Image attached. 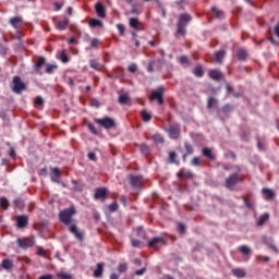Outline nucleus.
I'll use <instances>...</instances> for the list:
<instances>
[{"instance_id":"nucleus-10","label":"nucleus","mask_w":279,"mask_h":279,"mask_svg":"<svg viewBox=\"0 0 279 279\" xmlns=\"http://www.w3.org/2000/svg\"><path fill=\"white\" fill-rule=\"evenodd\" d=\"M15 221H16V228H20V229L27 228V226H29V218L25 215L16 216Z\"/></svg>"},{"instance_id":"nucleus-17","label":"nucleus","mask_w":279,"mask_h":279,"mask_svg":"<svg viewBox=\"0 0 279 279\" xmlns=\"http://www.w3.org/2000/svg\"><path fill=\"white\" fill-rule=\"evenodd\" d=\"M209 77L211 80H215V82H219V80H221V77H223V74H221V72H219V70H211V71H209Z\"/></svg>"},{"instance_id":"nucleus-27","label":"nucleus","mask_w":279,"mask_h":279,"mask_svg":"<svg viewBox=\"0 0 279 279\" xmlns=\"http://www.w3.org/2000/svg\"><path fill=\"white\" fill-rule=\"evenodd\" d=\"M193 74L195 77H204V68H202V65H196L193 70Z\"/></svg>"},{"instance_id":"nucleus-18","label":"nucleus","mask_w":279,"mask_h":279,"mask_svg":"<svg viewBox=\"0 0 279 279\" xmlns=\"http://www.w3.org/2000/svg\"><path fill=\"white\" fill-rule=\"evenodd\" d=\"M236 58L241 62H245V60H247V50H245L243 48L239 49L236 52Z\"/></svg>"},{"instance_id":"nucleus-57","label":"nucleus","mask_w":279,"mask_h":279,"mask_svg":"<svg viewBox=\"0 0 279 279\" xmlns=\"http://www.w3.org/2000/svg\"><path fill=\"white\" fill-rule=\"evenodd\" d=\"M266 243V245H268V247L270 248V250H272V252H275V254H278V247H276V245H274L271 242H265Z\"/></svg>"},{"instance_id":"nucleus-6","label":"nucleus","mask_w":279,"mask_h":279,"mask_svg":"<svg viewBox=\"0 0 279 279\" xmlns=\"http://www.w3.org/2000/svg\"><path fill=\"white\" fill-rule=\"evenodd\" d=\"M16 243L21 250H27L29 247H34L36 245V242L34 241V238H17Z\"/></svg>"},{"instance_id":"nucleus-16","label":"nucleus","mask_w":279,"mask_h":279,"mask_svg":"<svg viewBox=\"0 0 279 279\" xmlns=\"http://www.w3.org/2000/svg\"><path fill=\"white\" fill-rule=\"evenodd\" d=\"M226 57V50H220L215 53L214 60L217 64H222L223 58Z\"/></svg>"},{"instance_id":"nucleus-5","label":"nucleus","mask_w":279,"mask_h":279,"mask_svg":"<svg viewBox=\"0 0 279 279\" xmlns=\"http://www.w3.org/2000/svg\"><path fill=\"white\" fill-rule=\"evenodd\" d=\"M12 92L16 95H21L27 86L24 84V82L21 80V76H14L12 81Z\"/></svg>"},{"instance_id":"nucleus-55","label":"nucleus","mask_w":279,"mask_h":279,"mask_svg":"<svg viewBox=\"0 0 279 279\" xmlns=\"http://www.w3.org/2000/svg\"><path fill=\"white\" fill-rule=\"evenodd\" d=\"M43 104H45V100L43 99V97L37 96L35 98V106H43Z\"/></svg>"},{"instance_id":"nucleus-23","label":"nucleus","mask_w":279,"mask_h":279,"mask_svg":"<svg viewBox=\"0 0 279 279\" xmlns=\"http://www.w3.org/2000/svg\"><path fill=\"white\" fill-rule=\"evenodd\" d=\"M232 274H233V276H235V278H245V276H247L245 270L242 268L232 269Z\"/></svg>"},{"instance_id":"nucleus-62","label":"nucleus","mask_w":279,"mask_h":279,"mask_svg":"<svg viewBox=\"0 0 279 279\" xmlns=\"http://www.w3.org/2000/svg\"><path fill=\"white\" fill-rule=\"evenodd\" d=\"M145 271H147V268H142L140 270H136L135 276H143V274H145Z\"/></svg>"},{"instance_id":"nucleus-44","label":"nucleus","mask_w":279,"mask_h":279,"mask_svg":"<svg viewBox=\"0 0 279 279\" xmlns=\"http://www.w3.org/2000/svg\"><path fill=\"white\" fill-rule=\"evenodd\" d=\"M109 213H117L119 210V204L118 203H112L108 206Z\"/></svg>"},{"instance_id":"nucleus-28","label":"nucleus","mask_w":279,"mask_h":279,"mask_svg":"<svg viewBox=\"0 0 279 279\" xmlns=\"http://www.w3.org/2000/svg\"><path fill=\"white\" fill-rule=\"evenodd\" d=\"M232 110H234L232 105L227 104L221 109H218V112H223V114H230V112H232Z\"/></svg>"},{"instance_id":"nucleus-2","label":"nucleus","mask_w":279,"mask_h":279,"mask_svg":"<svg viewBox=\"0 0 279 279\" xmlns=\"http://www.w3.org/2000/svg\"><path fill=\"white\" fill-rule=\"evenodd\" d=\"M192 19L193 17H191L189 13H182L179 16V22L177 24V34H179L180 36H184L186 34V25L191 23Z\"/></svg>"},{"instance_id":"nucleus-1","label":"nucleus","mask_w":279,"mask_h":279,"mask_svg":"<svg viewBox=\"0 0 279 279\" xmlns=\"http://www.w3.org/2000/svg\"><path fill=\"white\" fill-rule=\"evenodd\" d=\"M75 213V207L65 208L59 213V219L61 223L69 226V232H71L77 241H84V233L77 229V225L73 223Z\"/></svg>"},{"instance_id":"nucleus-42","label":"nucleus","mask_w":279,"mask_h":279,"mask_svg":"<svg viewBox=\"0 0 279 279\" xmlns=\"http://www.w3.org/2000/svg\"><path fill=\"white\" fill-rule=\"evenodd\" d=\"M58 69V64H47L46 65V73L51 74Z\"/></svg>"},{"instance_id":"nucleus-14","label":"nucleus","mask_w":279,"mask_h":279,"mask_svg":"<svg viewBox=\"0 0 279 279\" xmlns=\"http://www.w3.org/2000/svg\"><path fill=\"white\" fill-rule=\"evenodd\" d=\"M95 11L99 19H106V8H104V4H101V2H97L95 4Z\"/></svg>"},{"instance_id":"nucleus-8","label":"nucleus","mask_w":279,"mask_h":279,"mask_svg":"<svg viewBox=\"0 0 279 279\" xmlns=\"http://www.w3.org/2000/svg\"><path fill=\"white\" fill-rule=\"evenodd\" d=\"M239 182H241V178L239 177V173H233L226 179L225 186L227 189H232V186H236Z\"/></svg>"},{"instance_id":"nucleus-61","label":"nucleus","mask_w":279,"mask_h":279,"mask_svg":"<svg viewBox=\"0 0 279 279\" xmlns=\"http://www.w3.org/2000/svg\"><path fill=\"white\" fill-rule=\"evenodd\" d=\"M87 158L89 160H97V155L94 151L88 153Z\"/></svg>"},{"instance_id":"nucleus-63","label":"nucleus","mask_w":279,"mask_h":279,"mask_svg":"<svg viewBox=\"0 0 279 279\" xmlns=\"http://www.w3.org/2000/svg\"><path fill=\"white\" fill-rule=\"evenodd\" d=\"M37 256H45V248L38 247L37 248Z\"/></svg>"},{"instance_id":"nucleus-50","label":"nucleus","mask_w":279,"mask_h":279,"mask_svg":"<svg viewBox=\"0 0 279 279\" xmlns=\"http://www.w3.org/2000/svg\"><path fill=\"white\" fill-rule=\"evenodd\" d=\"M89 65L92 69H95V70L99 69V62L95 59L89 61Z\"/></svg>"},{"instance_id":"nucleus-60","label":"nucleus","mask_w":279,"mask_h":279,"mask_svg":"<svg viewBox=\"0 0 279 279\" xmlns=\"http://www.w3.org/2000/svg\"><path fill=\"white\" fill-rule=\"evenodd\" d=\"M178 230L181 232V234H184V232H186V227L183 223H179Z\"/></svg>"},{"instance_id":"nucleus-7","label":"nucleus","mask_w":279,"mask_h":279,"mask_svg":"<svg viewBox=\"0 0 279 279\" xmlns=\"http://www.w3.org/2000/svg\"><path fill=\"white\" fill-rule=\"evenodd\" d=\"M166 132L168 133L169 137L172 138V141H178L181 134L180 124H171L168 129H166Z\"/></svg>"},{"instance_id":"nucleus-38","label":"nucleus","mask_w":279,"mask_h":279,"mask_svg":"<svg viewBox=\"0 0 279 279\" xmlns=\"http://www.w3.org/2000/svg\"><path fill=\"white\" fill-rule=\"evenodd\" d=\"M178 178H180V180H184L186 178H191V171H183L181 170L180 172H178Z\"/></svg>"},{"instance_id":"nucleus-34","label":"nucleus","mask_w":279,"mask_h":279,"mask_svg":"<svg viewBox=\"0 0 279 279\" xmlns=\"http://www.w3.org/2000/svg\"><path fill=\"white\" fill-rule=\"evenodd\" d=\"M141 117H142L143 121H145V123H149V121H151V114L149 112H147L146 110H142Z\"/></svg>"},{"instance_id":"nucleus-13","label":"nucleus","mask_w":279,"mask_h":279,"mask_svg":"<svg viewBox=\"0 0 279 279\" xmlns=\"http://www.w3.org/2000/svg\"><path fill=\"white\" fill-rule=\"evenodd\" d=\"M168 162L169 165H175L177 167H180V159H178V153L170 151L168 154Z\"/></svg>"},{"instance_id":"nucleus-56","label":"nucleus","mask_w":279,"mask_h":279,"mask_svg":"<svg viewBox=\"0 0 279 279\" xmlns=\"http://www.w3.org/2000/svg\"><path fill=\"white\" fill-rule=\"evenodd\" d=\"M191 165H192L193 167H199V165H201L199 157H194V158L192 159V161H191Z\"/></svg>"},{"instance_id":"nucleus-47","label":"nucleus","mask_w":279,"mask_h":279,"mask_svg":"<svg viewBox=\"0 0 279 279\" xmlns=\"http://www.w3.org/2000/svg\"><path fill=\"white\" fill-rule=\"evenodd\" d=\"M137 236H141L142 239H145L146 233H145V229L143 227H137Z\"/></svg>"},{"instance_id":"nucleus-54","label":"nucleus","mask_w":279,"mask_h":279,"mask_svg":"<svg viewBox=\"0 0 279 279\" xmlns=\"http://www.w3.org/2000/svg\"><path fill=\"white\" fill-rule=\"evenodd\" d=\"M90 106H93L94 108H99V106H101V104L96 98H92Z\"/></svg>"},{"instance_id":"nucleus-25","label":"nucleus","mask_w":279,"mask_h":279,"mask_svg":"<svg viewBox=\"0 0 279 279\" xmlns=\"http://www.w3.org/2000/svg\"><path fill=\"white\" fill-rule=\"evenodd\" d=\"M269 221V214L265 213L264 215L259 216L257 219V226H265Z\"/></svg>"},{"instance_id":"nucleus-9","label":"nucleus","mask_w":279,"mask_h":279,"mask_svg":"<svg viewBox=\"0 0 279 279\" xmlns=\"http://www.w3.org/2000/svg\"><path fill=\"white\" fill-rule=\"evenodd\" d=\"M129 184L132 189H141L143 186V177L142 175H130Z\"/></svg>"},{"instance_id":"nucleus-58","label":"nucleus","mask_w":279,"mask_h":279,"mask_svg":"<svg viewBox=\"0 0 279 279\" xmlns=\"http://www.w3.org/2000/svg\"><path fill=\"white\" fill-rule=\"evenodd\" d=\"M61 61L66 64L69 62V56L64 51L61 52Z\"/></svg>"},{"instance_id":"nucleus-20","label":"nucleus","mask_w":279,"mask_h":279,"mask_svg":"<svg viewBox=\"0 0 279 279\" xmlns=\"http://www.w3.org/2000/svg\"><path fill=\"white\" fill-rule=\"evenodd\" d=\"M262 193H263L265 199H274V197L276 196V194L274 193V191H272V190H269V189H267V187H264V189L262 190Z\"/></svg>"},{"instance_id":"nucleus-29","label":"nucleus","mask_w":279,"mask_h":279,"mask_svg":"<svg viewBox=\"0 0 279 279\" xmlns=\"http://www.w3.org/2000/svg\"><path fill=\"white\" fill-rule=\"evenodd\" d=\"M119 104H121L122 106H125L128 104H130V96L125 95V94H121L118 98Z\"/></svg>"},{"instance_id":"nucleus-30","label":"nucleus","mask_w":279,"mask_h":279,"mask_svg":"<svg viewBox=\"0 0 279 279\" xmlns=\"http://www.w3.org/2000/svg\"><path fill=\"white\" fill-rule=\"evenodd\" d=\"M104 275V266L101 264H97L96 269L94 270L95 278H101Z\"/></svg>"},{"instance_id":"nucleus-24","label":"nucleus","mask_w":279,"mask_h":279,"mask_svg":"<svg viewBox=\"0 0 279 279\" xmlns=\"http://www.w3.org/2000/svg\"><path fill=\"white\" fill-rule=\"evenodd\" d=\"M130 27L133 29H141V22L136 17H131L129 22Z\"/></svg>"},{"instance_id":"nucleus-4","label":"nucleus","mask_w":279,"mask_h":279,"mask_svg":"<svg viewBox=\"0 0 279 279\" xmlns=\"http://www.w3.org/2000/svg\"><path fill=\"white\" fill-rule=\"evenodd\" d=\"M94 121L97 123V125H100V128H104L105 130H112V128L117 126V122L110 117H105L102 119L95 118Z\"/></svg>"},{"instance_id":"nucleus-33","label":"nucleus","mask_w":279,"mask_h":279,"mask_svg":"<svg viewBox=\"0 0 279 279\" xmlns=\"http://www.w3.org/2000/svg\"><path fill=\"white\" fill-rule=\"evenodd\" d=\"M184 149H185V154H187V156H192V154H194L195 149L193 148V145H191V143L185 142L184 143Z\"/></svg>"},{"instance_id":"nucleus-39","label":"nucleus","mask_w":279,"mask_h":279,"mask_svg":"<svg viewBox=\"0 0 279 279\" xmlns=\"http://www.w3.org/2000/svg\"><path fill=\"white\" fill-rule=\"evenodd\" d=\"M57 278L59 279H73V275L69 272H58Z\"/></svg>"},{"instance_id":"nucleus-52","label":"nucleus","mask_w":279,"mask_h":279,"mask_svg":"<svg viewBox=\"0 0 279 279\" xmlns=\"http://www.w3.org/2000/svg\"><path fill=\"white\" fill-rule=\"evenodd\" d=\"M179 62L180 64H189V57L186 56L179 57Z\"/></svg>"},{"instance_id":"nucleus-64","label":"nucleus","mask_w":279,"mask_h":279,"mask_svg":"<svg viewBox=\"0 0 279 279\" xmlns=\"http://www.w3.org/2000/svg\"><path fill=\"white\" fill-rule=\"evenodd\" d=\"M39 279H53V275H43Z\"/></svg>"},{"instance_id":"nucleus-46","label":"nucleus","mask_w":279,"mask_h":279,"mask_svg":"<svg viewBox=\"0 0 279 279\" xmlns=\"http://www.w3.org/2000/svg\"><path fill=\"white\" fill-rule=\"evenodd\" d=\"M118 271L119 274H125V271H128V264L118 265Z\"/></svg>"},{"instance_id":"nucleus-32","label":"nucleus","mask_w":279,"mask_h":279,"mask_svg":"<svg viewBox=\"0 0 279 279\" xmlns=\"http://www.w3.org/2000/svg\"><path fill=\"white\" fill-rule=\"evenodd\" d=\"M157 243H165V240L162 238H153L148 241V247H154Z\"/></svg>"},{"instance_id":"nucleus-15","label":"nucleus","mask_w":279,"mask_h":279,"mask_svg":"<svg viewBox=\"0 0 279 279\" xmlns=\"http://www.w3.org/2000/svg\"><path fill=\"white\" fill-rule=\"evenodd\" d=\"M45 62H47L45 57H38V60L35 63V71H37V73L43 74V72H40V69H43V66H45Z\"/></svg>"},{"instance_id":"nucleus-43","label":"nucleus","mask_w":279,"mask_h":279,"mask_svg":"<svg viewBox=\"0 0 279 279\" xmlns=\"http://www.w3.org/2000/svg\"><path fill=\"white\" fill-rule=\"evenodd\" d=\"M87 128H88L89 132L92 134H94L95 136H97L99 134V131H97V128H95V124L88 123Z\"/></svg>"},{"instance_id":"nucleus-26","label":"nucleus","mask_w":279,"mask_h":279,"mask_svg":"<svg viewBox=\"0 0 279 279\" xmlns=\"http://www.w3.org/2000/svg\"><path fill=\"white\" fill-rule=\"evenodd\" d=\"M202 154L203 156H205L206 158H210L211 160L215 159V155H213V149L208 148V147H204L202 149Z\"/></svg>"},{"instance_id":"nucleus-22","label":"nucleus","mask_w":279,"mask_h":279,"mask_svg":"<svg viewBox=\"0 0 279 279\" xmlns=\"http://www.w3.org/2000/svg\"><path fill=\"white\" fill-rule=\"evenodd\" d=\"M51 171L53 173V175L51 177V181L56 183H60V175H61L60 169L52 168Z\"/></svg>"},{"instance_id":"nucleus-49","label":"nucleus","mask_w":279,"mask_h":279,"mask_svg":"<svg viewBox=\"0 0 279 279\" xmlns=\"http://www.w3.org/2000/svg\"><path fill=\"white\" fill-rule=\"evenodd\" d=\"M128 71L130 72V73H136L137 71H138V66L136 65V64H130L129 66H128Z\"/></svg>"},{"instance_id":"nucleus-41","label":"nucleus","mask_w":279,"mask_h":279,"mask_svg":"<svg viewBox=\"0 0 279 279\" xmlns=\"http://www.w3.org/2000/svg\"><path fill=\"white\" fill-rule=\"evenodd\" d=\"M153 141H154L155 143H160V144L165 143V138H163L162 135L159 134V133L153 135Z\"/></svg>"},{"instance_id":"nucleus-53","label":"nucleus","mask_w":279,"mask_h":279,"mask_svg":"<svg viewBox=\"0 0 279 279\" xmlns=\"http://www.w3.org/2000/svg\"><path fill=\"white\" fill-rule=\"evenodd\" d=\"M156 65V61H150L147 65L148 73H154V66Z\"/></svg>"},{"instance_id":"nucleus-35","label":"nucleus","mask_w":279,"mask_h":279,"mask_svg":"<svg viewBox=\"0 0 279 279\" xmlns=\"http://www.w3.org/2000/svg\"><path fill=\"white\" fill-rule=\"evenodd\" d=\"M0 208H3V210H8V208H10V202H8V198L0 197Z\"/></svg>"},{"instance_id":"nucleus-45","label":"nucleus","mask_w":279,"mask_h":279,"mask_svg":"<svg viewBox=\"0 0 279 279\" xmlns=\"http://www.w3.org/2000/svg\"><path fill=\"white\" fill-rule=\"evenodd\" d=\"M140 150L147 156V154H149V146H147L146 144H142L140 145Z\"/></svg>"},{"instance_id":"nucleus-40","label":"nucleus","mask_w":279,"mask_h":279,"mask_svg":"<svg viewBox=\"0 0 279 279\" xmlns=\"http://www.w3.org/2000/svg\"><path fill=\"white\" fill-rule=\"evenodd\" d=\"M211 12H214L216 19H223V11L218 10L217 8L213 7Z\"/></svg>"},{"instance_id":"nucleus-3","label":"nucleus","mask_w":279,"mask_h":279,"mask_svg":"<svg viewBox=\"0 0 279 279\" xmlns=\"http://www.w3.org/2000/svg\"><path fill=\"white\" fill-rule=\"evenodd\" d=\"M149 101H157L159 106H162L165 104V87L159 86L156 90H153Z\"/></svg>"},{"instance_id":"nucleus-21","label":"nucleus","mask_w":279,"mask_h":279,"mask_svg":"<svg viewBox=\"0 0 279 279\" xmlns=\"http://www.w3.org/2000/svg\"><path fill=\"white\" fill-rule=\"evenodd\" d=\"M57 29H59L60 32H64V29H66V27H69V20L64 19L63 21H59L56 25Z\"/></svg>"},{"instance_id":"nucleus-36","label":"nucleus","mask_w":279,"mask_h":279,"mask_svg":"<svg viewBox=\"0 0 279 279\" xmlns=\"http://www.w3.org/2000/svg\"><path fill=\"white\" fill-rule=\"evenodd\" d=\"M219 101L215 97H209L207 101V109L210 110L214 106H217Z\"/></svg>"},{"instance_id":"nucleus-19","label":"nucleus","mask_w":279,"mask_h":279,"mask_svg":"<svg viewBox=\"0 0 279 279\" xmlns=\"http://www.w3.org/2000/svg\"><path fill=\"white\" fill-rule=\"evenodd\" d=\"M1 267H2V269H5L7 271L10 270V269H13L14 262H12L11 259L5 258V259L2 260Z\"/></svg>"},{"instance_id":"nucleus-48","label":"nucleus","mask_w":279,"mask_h":279,"mask_svg":"<svg viewBox=\"0 0 279 279\" xmlns=\"http://www.w3.org/2000/svg\"><path fill=\"white\" fill-rule=\"evenodd\" d=\"M98 47H99V39H98V38L92 39V41H90V48H92V49H98Z\"/></svg>"},{"instance_id":"nucleus-51","label":"nucleus","mask_w":279,"mask_h":279,"mask_svg":"<svg viewBox=\"0 0 279 279\" xmlns=\"http://www.w3.org/2000/svg\"><path fill=\"white\" fill-rule=\"evenodd\" d=\"M117 29L121 36H123V34H125V26L123 24H117Z\"/></svg>"},{"instance_id":"nucleus-31","label":"nucleus","mask_w":279,"mask_h":279,"mask_svg":"<svg viewBox=\"0 0 279 279\" xmlns=\"http://www.w3.org/2000/svg\"><path fill=\"white\" fill-rule=\"evenodd\" d=\"M239 252H241V254H243L244 256H250V254H252V250L247 247V245L239 246Z\"/></svg>"},{"instance_id":"nucleus-11","label":"nucleus","mask_w":279,"mask_h":279,"mask_svg":"<svg viewBox=\"0 0 279 279\" xmlns=\"http://www.w3.org/2000/svg\"><path fill=\"white\" fill-rule=\"evenodd\" d=\"M9 24L13 26L14 29H21V27H23V17L13 16L9 20Z\"/></svg>"},{"instance_id":"nucleus-12","label":"nucleus","mask_w":279,"mask_h":279,"mask_svg":"<svg viewBox=\"0 0 279 279\" xmlns=\"http://www.w3.org/2000/svg\"><path fill=\"white\" fill-rule=\"evenodd\" d=\"M108 197V190L106 187L97 189L94 198L95 199H106Z\"/></svg>"},{"instance_id":"nucleus-59","label":"nucleus","mask_w":279,"mask_h":279,"mask_svg":"<svg viewBox=\"0 0 279 279\" xmlns=\"http://www.w3.org/2000/svg\"><path fill=\"white\" fill-rule=\"evenodd\" d=\"M131 245H132L133 247H141V241H140V240H136V239H133V240L131 241Z\"/></svg>"},{"instance_id":"nucleus-37","label":"nucleus","mask_w":279,"mask_h":279,"mask_svg":"<svg viewBox=\"0 0 279 279\" xmlns=\"http://www.w3.org/2000/svg\"><path fill=\"white\" fill-rule=\"evenodd\" d=\"M89 26L90 27H104V23H101V21H99L97 19H92L89 21Z\"/></svg>"}]
</instances>
